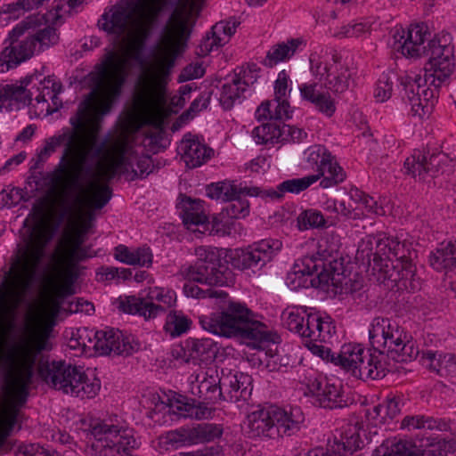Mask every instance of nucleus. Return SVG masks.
Here are the masks:
<instances>
[{"label":"nucleus","instance_id":"obj_51","mask_svg":"<svg viewBox=\"0 0 456 456\" xmlns=\"http://www.w3.org/2000/svg\"><path fill=\"white\" fill-rule=\"evenodd\" d=\"M198 232L208 235L224 236L229 233V226L224 221V216L221 213L218 216H213L209 221L208 217L204 221L201 228H197Z\"/></svg>","mask_w":456,"mask_h":456},{"label":"nucleus","instance_id":"obj_47","mask_svg":"<svg viewBox=\"0 0 456 456\" xmlns=\"http://www.w3.org/2000/svg\"><path fill=\"white\" fill-rule=\"evenodd\" d=\"M281 124L268 122L256 126L252 131V135L256 143L266 144L268 142H281Z\"/></svg>","mask_w":456,"mask_h":456},{"label":"nucleus","instance_id":"obj_46","mask_svg":"<svg viewBox=\"0 0 456 456\" xmlns=\"http://www.w3.org/2000/svg\"><path fill=\"white\" fill-rule=\"evenodd\" d=\"M36 76L37 80H35L36 86L34 87V92L35 94L37 93L35 100L37 103L47 102L48 98L55 92L62 91V85L55 77L48 76L40 79V75Z\"/></svg>","mask_w":456,"mask_h":456},{"label":"nucleus","instance_id":"obj_33","mask_svg":"<svg viewBox=\"0 0 456 456\" xmlns=\"http://www.w3.org/2000/svg\"><path fill=\"white\" fill-rule=\"evenodd\" d=\"M320 179V175H310L302 178H294L282 182L276 189L263 190L262 198L280 200L285 192L299 193Z\"/></svg>","mask_w":456,"mask_h":456},{"label":"nucleus","instance_id":"obj_15","mask_svg":"<svg viewBox=\"0 0 456 456\" xmlns=\"http://www.w3.org/2000/svg\"><path fill=\"white\" fill-rule=\"evenodd\" d=\"M44 340L38 342L25 341L19 346L15 354L18 369L12 379L15 396L20 403H24L28 394V387L32 382L34 367L37 357L45 347Z\"/></svg>","mask_w":456,"mask_h":456},{"label":"nucleus","instance_id":"obj_13","mask_svg":"<svg viewBox=\"0 0 456 456\" xmlns=\"http://www.w3.org/2000/svg\"><path fill=\"white\" fill-rule=\"evenodd\" d=\"M422 56L428 57V62L425 67L427 81L432 77L430 82L436 88L448 78L452 73L455 63L453 58V46L447 39L434 38L428 43V48Z\"/></svg>","mask_w":456,"mask_h":456},{"label":"nucleus","instance_id":"obj_30","mask_svg":"<svg viewBox=\"0 0 456 456\" xmlns=\"http://www.w3.org/2000/svg\"><path fill=\"white\" fill-rule=\"evenodd\" d=\"M182 158L189 168H195L205 164L212 157L214 151L198 137H184L179 146Z\"/></svg>","mask_w":456,"mask_h":456},{"label":"nucleus","instance_id":"obj_36","mask_svg":"<svg viewBox=\"0 0 456 456\" xmlns=\"http://www.w3.org/2000/svg\"><path fill=\"white\" fill-rule=\"evenodd\" d=\"M223 373V389L225 392L227 400L237 401L240 397H245L247 395V386L250 384L251 378L242 372L229 371Z\"/></svg>","mask_w":456,"mask_h":456},{"label":"nucleus","instance_id":"obj_38","mask_svg":"<svg viewBox=\"0 0 456 456\" xmlns=\"http://www.w3.org/2000/svg\"><path fill=\"white\" fill-rule=\"evenodd\" d=\"M292 110L289 102L277 100L265 101L256 109V117L258 121L269 119L271 122L281 121L291 118Z\"/></svg>","mask_w":456,"mask_h":456},{"label":"nucleus","instance_id":"obj_59","mask_svg":"<svg viewBox=\"0 0 456 456\" xmlns=\"http://www.w3.org/2000/svg\"><path fill=\"white\" fill-rule=\"evenodd\" d=\"M418 354L419 349L415 347L414 343L405 338L399 350L395 351L391 356L396 362H408L415 359Z\"/></svg>","mask_w":456,"mask_h":456},{"label":"nucleus","instance_id":"obj_8","mask_svg":"<svg viewBox=\"0 0 456 456\" xmlns=\"http://www.w3.org/2000/svg\"><path fill=\"white\" fill-rule=\"evenodd\" d=\"M305 420L298 407L289 410L269 406L252 411L248 415V433L251 437L277 439L297 434Z\"/></svg>","mask_w":456,"mask_h":456},{"label":"nucleus","instance_id":"obj_16","mask_svg":"<svg viewBox=\"0 0 456 456\" xmlns=\"http://www.w3.org/2000/svg\"><path fill=\"white\" fill-rule=\"evenodd\" d=\"M281 246L282 243L278 240H262L246 248H236L230 256L231 264L240 270L261 268L272 260Z\"/></svg>","mask_w":456,"mask_h":456},{"label":"nucleus","instance_id":"obj_34","mask_svg":"<svg viewBox=\"0 0 456 456\" xmlns=\"http://www.w3.org/2000/svg\"><path fill=\"white\" fill-rule=\"evenodd\" d=\"M180 216L188 230L197 232L201 228L207 216L204 214L203 202L200 200H192L185 197L182 200Z\"/></svg>","mask_w":456,"mask_h":456},{"label":"nucleus","instance_id":"obj_61","mask_svg":"<svg viewBox=\"0 0 456 456\" xmlns=\"http://www.w3.org/2000/svg\"><path fill=\"white\" fill-rule=\"evenodd\" d=\"M183 410L186 411L187 416L197 419H208L212 414V410L202 403H199L198 404L194 403H185L183 404Z\"/></svg>","mask_w":456,"mask_h":456},{"label":"nucleus","instance_id":"obj_62","mask_svg":"<svg viewBox=\"0 0 456 456\" xmlns=\"http://www.w3.org/2000/svg\"><path fill=\"white\" fill-rule=\"evenodd\" d=\"M288 75L284 70L281 71L278 75V78L274 85V99L277 100V103L280 102H288L286 99L287 93H290L288 89Z\"/></svg>","mask_w":456,"mask_h":456},{"label":"nucleus","instance_id":"obj_43","mask_svg":"<svg viewBox=\"0 0 456 456\" xmlns=\"http://www.w3.org/2000/svg\"><path fill=\"white\" fill-rule=\"evenodd\" d=\"M301 44L299 39H291L288 43H281L273 46L267 53L263 61V64L272 68L278 62L289 59L296 53L297 48Z\"/></svg>","mask_w":456,"mask_h":456},{"label":"nucleus","instance_id":"obj_49","mask_svg":"<svg viewBox=\"0 0 456 456\" xmlns=\"http://www.w3.org/2000/svg\"><path fill=\"white\" fill-rule=\"evenodd\" d=\"M402 281H399L395 286L398 289H405L412 292L421 289V280L417 276L415 266L412 265L411 256L405 262L404 267L401 270Z\"/></svg>","mask_w":456,"mask_h":456},{"label":"nucleus","instance_id":"obj_14","mask_svg":"<svg viewBox=\"0 0 456 456\" xmlns=\"http://www.w3.org/2000/svg\"><path fill=\"white\" fill-rule=\"evenodd\" d=\"M176 302L175 291L154 288L149 291L146 298L134 296L120 300L118 308L126 314H139L145 320L152 319L165 313Z\"/></svg>","mask_w":456,"mask_h":456},{"label":"nucleus","instance_id":"obj_28","mask_svg":"<svg viewBox=\"0 0 456 456\" xmlns=\"http://www.w3.org/2000/svg\"><path fill=\"white\" fill-rule=\"evenodd\" d=\"M97 346L95 353L99 354H114L128 356L138 349L137 344L131 343L127 338L117 330H97Z\"/></svg>","mask_w":456,"mask_h":456},{"label":"nucleus","instance_id":"obj_31","mask_svg":"<svg viewBox=\"0 0 456 456\" xmlns=\"http://www.w3.org/2000/svg\"><path fill=\"white\" fill-rule=\"evenodd\" d=\"M423 364L441 377H456V355L450 353L427 350L422 352Z\"/></svg>","mask_w":456,"mask_h":456},{"label":"nucleus","instance_id":"obj_22","mask_svg":"<svg viewBox=\"0 0 456 456\" xmlns=\"http://www.w3.org/2000/svg\"><path fill=\"white\" fill-rule=\"evenodd\" d=\"M329 256H326L325 265H323V275L326 276L327 287L324 290H330L338 295H348L349 284L353 282L354 276L346 275V268L345 266V259L334 253L333 249H328Z\"/></svg>","mask_w":456,"mask_h":456},{"label":"nucleus","instance_id":"obj_52","mask_svg":"<svg viewBox=\"0 0 456 456\" xmlns=\"http://www.w3.org/2000/svg\"><path fill=\"white\" fill-rule=\"evenodd\" d=\"M183 285V292L187 297L195 298H207V297H220L226 298L228 294L223 290L214 289L212 288L203 289L199 287L194 282L196 281H189ZM212 287V286H209Z\"/></svg>","mask_w":456,"mask_h":456},{"label":"nucleus","instance_id":"obj_41","mask_svg":"<svg viewBox=\"0 0 456 456\" xmlns=\"http://www.w3.org/2000/svg\"><path fill=\"white\" fill-rule=\"evenodd\" d=\"M446 428L447 424L444 421L425 415L405 416L401 423V428L408 431H414L417 429H436L442 431L445 430Z\"/></svg>","mask_w":456,"mask_h":456},{"label":"nucleus","instance_id":"obj_37","mask_svg":"<svg viewBox=\"0 0 456 456\" xmlns=\"http://www.w3.org/2000/svg\"><path fill=\"white\" fill-rule=\"evenodd\" d=\"M115 258L129 265H139L150 267L152 264V253L150 248H138L131 250L125 245H118L115 248Z\"/></svg>","mask_w":456,"mask_h":456},{"label":"nucleus","instance_id":"obj_44","mask_svg":"<svg viewBox=\"0 0 456 456\" xmlns=\"http://www.w3.org/2000/svg\"><path fill=\"white\" fill-rule=\"evenodd\" d=\"M363 350L364 348L361 345L345 344L336 354V358L332 359L333 363L351 373Z\"/></svg>","mask_w":456,"mask_h":456},{"label":"nucleus","instance_id":"obj_11","mask_svg":"<svg viewBox=\"0 0 456 456\" xmlns=\"http://www.w3.org/2000/svg\"><path fill=\"white\" fill-rule=\"evenodd\" d=\"M197 261L193 265L183 266L179 271L184 280L196 281L207 286H225L232 281V272L217 265L216 255L207 247L195 248Z\"/></svg>","mask_w":456,"mask_h":456},{"label":"nucleus","instance_id":"obj_55","mask_svg":"<svg viewBox=\"0 0 456 456\" xmlns=\"http://www.w3.org/2000/svg\"><path fill=\"white\" fill-rule=\"evenodd\" d=\"M349 195L353 201L362 204L369 213L375 215L384 214L383 208L378 204L377 200L363 191L358 189H352Z\"/></svg>","mask_w":456,"mask_h":456},{"label":"nucleus","instance_id":"obj_4","mask_svg":"<svg viewBox=\"0 0 456 456\" xmlns=\"http://www.w3.org/2000/svg\"><path fill=\"white\" fill-rule=\"evenodd\" d=\"M201 327L215 335L240 338L248 346L260 348L272 340L266 325L254 319V314L245 304L228 300L220 305V311L200 317Z\"/></svg>","mask_w":456,"mask_h":456},{"label":"nucleus","instance_id":"obj_32","mask_svg":"<svg viewBox=\"0 0 456 456\" xmlns=\"http://www.w3.org/2000/svg\"><path fill=\"white\" fill-rule=\"evenodd\" d=\"M258 191V187L227 181L212 183L207 187V195L209 198L223 201L237 199L240 193L257 194Z\"/></svg>","mask_w":456,"mask_h":456},{"label":"nucleus","instance_id":"obj_60","mask_svg":"<svg viewBox=\"0 0 456 456\" xmlns=\"http://www.w3.org/2000/svg\"><path fill=\"white\" fill-rule=\"evenodd\" d=\"M312 104L318 111L329 118L336 111L335 102L329 93L322 92L319 96L312 102Z\"/></svg>","mask_w":456,"mask_h":456},{"label":"nucleus","instance_id":"obj_10","mask_svg":"<svg viewBox=\"0 0 456 456\" xmlns=\"http://www.w3.org/2000/svg\"><path fill=\"white\" fill-rule=\"evenodd\" d=\"M92 451L100 456H133L138 444L132 431L105 420L90 425Z\"/></svg>","mask_w":456,"mask_h":456},{"label":"nucleus","instance_id":"obj_21","mask_svg":"<svg viewBox=\"0 0 456 456\" xmlns=\"http://www.w3.org/2000/svg\"><path fill=\"white\" fill-rule=\"evenodd\" d=\"M320 314L308 313L301 306H291L282 313L285 325L289 330L307 338L310 342H315L316 330L319 327Z\"/></svg>","mask_w":456,"mask_h":456},{"label":"nucleus","instance_id":"obj_24","mask_svg":"<svg viewBox=\"0 0 456 456\" xmlns=\"http://www.w3.org/2000/svg\"><path fill=\"white\" fill-rule=\"evenodd\" d=\"M387 356L382 351L363 350L351 374L360 379H380L387 375Z\"/></svg>","mask_w":456,"mask_h":456},{"label":"nucleus","instance_id":"obj_6","mask_svg":"<svg viewBox=\"0 0 456 456\" xmlns=\"http://www.w3.org/2000/svg\"><path fill=\"white\" fill-rule=\"evenodd\" d=\"M83 2L84 0H54L52 10L47 13L28 16L17 24L9 33L10 45L0 53V72L4 73L15 69L34 54L36 47L29 36L20 39L27 30L35 28L42 23L57 24L61 17V12H69Z\"/></svg>","mask_w":456,"mask_h":456},{"label":"nucleus","instance_id":"obj_23","mask_svg":"<svg viewBox=\"0 0 456 456\" xmlns=\"http://www.w3.org/2000/svg\"><path fill=\"white\" fill-rule=\"evenodd\" d=\"M218 353L217 344L211 338L186 339L177 356L186 363L200 364L212 362Z\"/></svg>","mask_w":456,"mask_h":456},{"label":"nucleus","instance_id":"obj_58","mask_svg":"<svg viewBox=\"0 0 456 456\" xmlns=\"http://www.w3.org/2000/svg\"><path fill=\"white\" fill-rule=\"evenodd\" d=\"M362 443L359 434H353L351 436L346 437V441L334 442L332 452L343 456L346 453L353 454L361 447Z\"/></svg>","mask_w":456,"mask_h":456},{"label":"nucleus","instance_id":"obj_63","mask_svg":"<svg viewBox=\"0 0 456 456\" xmlns=\"http://www.w3.org/2000/svg\"><path fill=\"white\" fill-rule=\"evenodd\" d=\"M281 142L287 141L290 138L293 142H300L306 137V133L298 127L289 125L281 124Z\"/></svg>","mask_w":456,"mask_h":456},{"label":"nucleus","instance_id":"obj_39","mask_svg":"<svg viewBox=\"0 0 456 456\" xmlns=\"http://www.w3.org/2000/svg\"><path fill=\"white\" fill-rule=\"evenodd\" d=\"M429 263L435 270L439 272L456 266V241L441 243L430 255Z\"/></svg>","mask_w":456,"mask_h":456},{"label":"nucleus","instance_id":"obj_25","mask_svg":"<svg viewBox=\"0 0 456 456\" xmlns=\"http://www.w3.org/2000/svg\"><path fill=\"white\" fill-rule=\"evenodd\" d=\"M35 80H37V76H28L22 79L20 85H0V102H8L11 107L14 105L16 110L31 104L35 94Z\"/></svg>","mask_w":456,"mask_h":456},{"label":"nucleus","instance_id":"obj_45","mask_svg":"<svg viewBox=\"0 0 456 456\" xmlns=\"http://www.w3.org/2000/svg\"><path fill=\"white\" fill-rule=\"evenodd\" d=\"M247 83L242 81L237 75L232 79L231 83H225L222 86L220 94V103L225 110H230L240 95L246 90Z\"/></svg>","mask_w":456,"mask_h":456},{"label":"nucleus","instance_id":"obj_26","mask_svg":"<svg viewBox=\"0 0 456 456\" xmlns=\"http://www.w3.org/2000/svg\"><path fill=\"white\" fill-rule=\"evenodd\" d=\"M327 71L324 86L335 94H342L351 90L354 86L352 70L345 63L341 62V57L335 53L332 55L331 62L324 68Z\"/></svg>","mask_w":456,"mask_h":456},{"label":"nucleus","instance_id":"obj_18","mask_svg":"<svg viewBox=\"0 0 456 456\" xmlns=\"http://www.w3.org/2000/svg\"><path fill=\"white\" fill-rule=\"evenodd\" d=\"M306 161L312 168L316 169V175H320V178L324 176L320 183L322 188L337 185L346 178L344 169L323 146L315 145L310 148Z\"/></svg>","mask_w":456,"mask_h":456},{"label":"nucleus","instance_id":"obj_54","mask_svg":"<svg viewBox=\"0 0 456 456\" xmlns=\"http://www.w3.org/2000/svg\"><path fill=\"white\" fill-rule=\"evenodd\" d=\"M28 36L33 40L34 45L36 46L38 44L41 50L54 45L59 41L56 28L52 26H47Z\"/></svg>","mask_w":456,"mask_h":456},{"label":"nucleus","instance_id":"obj_7","mask_svg":"<svg viewBox=\"0 0 456 456\" xmlns=\"http://www.w3.org/2000/svg\"><path fill=\"white\" fill-rule=\"evenodd\" d=\"M395 80L403 87V98L406 99L411 106L414 116L423 118L428 116L435 106L437 91L426 87L427 79H422L419 74L405 72L397 77L394 71L383 73L374 90L377 102H384L392 96L393 86Z\"/></svg>","mask_w":456,"mask_h":456},{"label":"nucleus","instance_id":"obj_17","mask_svg":"<svg viewBox=\"0 0 456 456\" xmlns=\"http://www.w3.org/2000/svg\"><path fill=\"white\" fill-rule=\"evenodd\" d=\"M223 427L215 423H200L191 427H182L167 432L165 444L178 449L183 446L212 442L223 435Z\"/></svg>","mask_w":456,"mask_h":456},{"label":"nucleus","instance_id":"obj_53","mask_svg":"<svg viewBox=\"0 0 456 456\" xmlns=\"http://www.w3.org/2000/svg\"><path fill=\"white\" fill-rule=\"evenodd\" d=\"M297 224L300 230L309 228L325 227L326 221L321 211L316 209H306L297 216Z\"/></svg>","mask_w":456,"mask_h":456},{"label":"nucleus","instance_id":"obj_57","mask_svg":"<svg viewBox=\"0 0 456 456\" xmlns=\"http://www.w3.org/2000/svg\"><path fill=\"white\" fill-rule=\"evenodd\" d=\"M97 331L87 328L78 329L75 339L77 346H81L84 351H94L95 353L97 346Z\"/></svg>","mask_w":456,"mask_h":456},{"label":"nucleus","instance_id":"obj_2","mask_svg":"<svg viewBox=\"0 0 456 456\" xmlns=\"http://www.w3.org/2000/svg\"><path fill=\"white\" fill-rule=\"evenodd\" d=\"M201 2L202 0H177L162 28L159 42L152 50V61H140L135 94L142 108L154 110L166 102L171 69L190 39Z\"/></svg>","mask_w":456,"mask_h":456},{"label":"nucleus","instance_id":"obj_56","mask_svg":"<svg viewBox=\"0 0 456 456\" xmlns=\"http://www.w3.org/2000/svg\"><path fill=\"white\" fill-rule=\"evenodd\" d=\"M319 327L316 330L315 342H330L333 336L336 334V326L330 316L322 317L320 315Z\"/></svg>","mask_w":456,"mask_h":456},{"label":"nucleus","instance_id":"obj_29","mask_svg":"<svg viewBox=\"0 0 456 456\" xmlns=\"http://www.w3.org/2000/svg\"><path fill=\"white\" fill-rule=\"evenodd\" d=\"M314 394V403L320 407L328 409H341L347 407L354 403V399L346 394L341 387L334 384L325 383L324 386L319 382L316 384Z\"/></svg>","mask_w":456,"mask_h":456},{"label":"nucleus","instance_id":"obj_1","mask_svg":"<svg viewBox=\"0 0 456 456\" xmlns=\"http://www.w3.org/2000/svg\"><path fill=\"white\" fill-rule=\"evenodd\" d=\"M126 62L110 51L97 70L89 75L91 92L78 104L69 118L71 127L45 140L30 169H38L61 145L64 146L54 173L61 183L57 206L61 217L74 218L84 209H102L110 201L112 191L98 183L106 142H99L101 115L110 111L121 94L126 79Z\"/></svg>","mask_w":456,"mask_h":456},{"label":"nucleus","instance_id":"obj_5","mask_svg":"<svg viewBox=\"0 0 456 456\" xmlns=\"http://www.w3.org/2000/svg\"><path fill=\"white\" fill-rule=\"evenodd\" d=\"M405 244L384 234H369L359 243L355 258L378 273V281L392 282L395 286L402 281L401 270L409 256Z\"/></svg>","mask_w":456,"mask_h":456},{"label":"nucleus","instance_id":"obj_35","mask_svg":"<svg viewBox=\"0 0 456 456\" xmlns=\"http://www.w3.org/2000/svg\"><path fill=\"white\" fill-rule=\"evenodd\" d=\"M426 32L419 25H411L406 30V37L403 45L399 46L402 53L410 58H419L428 48L425 45Z\"/></svg>","mask_w":456,"mask_h":456},{"label":"nucleus","instance_id":"obj_40","mask_svg":"<svg viewBox=\"0 0 456 456\" xmlns=\"http://www.w3.org/2000/svg\"><path fill=\"white\" fill-rule=\"evenodd\" d=\"M378 456H423L421 450L412 442L398 440L383 444L376 450Z\"/></svg>","mask_w":456,"mask_h":456},{"label":"nucleus","instance_id":"obj_50","mask_svg":"<svg viewBox=\"0 0 456 456\" xmlns=\"http://www.w3.org/2000/svg\"><path fill=\"white\" fill-rule=\"evenodd\" d=\"M257 194L240 193L238 199L230 200L231 204L226 208V215L231 218H240L246 216L249 212V205L244 200L247 196L261 197L263 190L258 187Z\"/></svg>","mask_w":456,"mask_h":456},{"label":"nucleus","instance_id":"obj_27","mask_svg":"<svg viewBox=\"0 0 456 456\" xmlns=\"http://www.w3.org/2000/svg\"><path fill=\"white\" fill-rule=\"evenodd\" d=\"M441 156H427L415 150L404 161L405 173L414 179L425 181L428 177H436L440 172Z\"/></svg>","mask_w":456,"mask_h":456},{"label":"nucleus","instance_id":"obj_9","mask_svg":"<svg viewBox=\"0 0 456 456\" xmlns=\"http://www.w3.org/2000/svg\"><path fill=\"white\" fill-rule=\"evenodd\" d=\"M38 374L50 387L65 395L93 398L101 388L99 379L89 380L81 368L64 361L41 362Z\"/></svg>","mask_w":456,"mask_h":456},{"label":"nucleus","instance_id":"obj_19","mask_svg":"<svg viewBox=\"0 0 456 456\" xmlns=\"http://www.w3.org/2000/svg\"><path fill=\"white\" fill-rule=\"evenodd\" d=\"M370 341L374 348L381 351L387 348L391 355L399 350L402 343L407 338L406 334L399 326L387 318L377 317L373 320L369 332Z\"/></svg>","mask_w":456,"mask_h":456},{"label":"nucleus","instance_id":"obj_20","mask_svg":"<svg viewBox=\"0 0 456 456\" xmlns=\"http://www.w3.org/2000/svg\"><path fill=\"white\" fill-rule=\"evenodd\" d=\"M191 393L207 403L227 401L223 389V378L219 377L217 370L213 367L201 370L195 376V380L191 381Z\"/></svg>","mask_w":456,"mask_h":456},{"label":"nucleus","instance_id":"obj_3","mask_svg":"<svg viewBox=\"0 0 456 456\" xmlns=\"http://www.w3.org/2000/svg\"><path fill=\"white\" fill-rule=\"evenodd\" d=\"M50 239L47 232L36 224L20 249L18 270L12 267L0 276V328L10 333L17 329L20 305L35 280Z\"/></svg>","mask_w":456,"mask_h":456},{"label":"nucleus","instance_id":"obj_12","mask_svg":"<svg viewBox=\"0 0 456 456\" xmlns=\"http://www.w3.org/2000/svg\"><path fill=\"white\" fill-rule=\"evenodd\" d=\"M326 256H329L327 241L322 240L316 254L306 256L300 260V264H295L293 271L287 275L288 287L292 290L309 287L324 289L327 280L322 269Z\"/></svg>","mask_w":456,"mask_h":456},{"label":"nucleus","instance_id":"obj_64","mask_svg":"<svg viewBox=\"0 0 456 456\" xmlns=\"http://www.w3.org/2000/svg\"><path fill=\"white\" fill-rule=\"evenodd\" d=\"M205 74V69L202 63L195 62L187 65L180 75L181 81H189L201 77Z\"/></svg>","mask_w":456,"mask_h":456},{"label":"nucleus","instance_id":"obj_42","mask_svg":"<svg viewBox=\"0 0 456 456\" xmlns=\"http://www.w3.org/2000/svg\"><path fill=\"white\" fill-rule=\"evenodd\" d=\"M239 25L240 22L235 19L216 23L212 28V37L208 38L206 43V48L209 46L208 50L211 51L214 46L218 47L225 45L235 33Z\"/></svg>","mask_w":456,"mask_h":456},{"label":"nucleus","instance_id":"obj_48","mask_svg":"<svg viewBox=\"0 0 456 456\" xmlns=\"http://www.w3.org/2000/svg\"><path fill=\"white\" fill-rule=\"evenodd\" d=\"M191 323V320L182 311L174 310L167 315L164 329L172 337H176L186 332Z\"/></svg>","mask_w":456,"mask_h":456}]
</instances>
